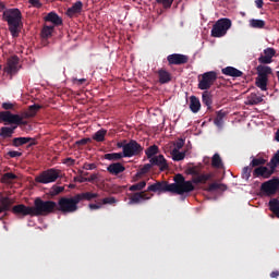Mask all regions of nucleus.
<instances>
[{
	"instance_id": "23",
	"label": "nucleus",
	"mask_w": 279,
	"mask_h": 279,
	"mask_svg": "<svg viewBox=\"0 0 279 279\" xmlns=\"http://www.w3.org/2000/svg\"><path fill=\"white\" fill-rule=\"evenodd\" d=\"M221 71H222V74L227 75L228 77H242L243 76V72H241V70H239L234 66H227V68H223Z\"/></svg>"
},
{
	"instance_id": "28",
	"label": "nucleus",
	"mask_w": 279,
	"mask_h": 279,
	"mask_svg": "<svg viewBox=\"0 0 279 279\" xmlns=\"http://www.w3.org/2000/svg\"><path fill=\"white\" fill-rule=\"evenodd\" d=\"M258 104H263V97L256 95L255 93H251L246 99V106H258Z\"/></svg>"
},
{
	"instance_id": "25",
	"label": "nucleus",
	"mask_w": 279,
	"mask_h": 279,
	"mask_svg": "<svg viewBox=\"0 0 279 279\" xmlns=\"http://www.w3.org/2000/svg\"><path fill=\"white\" fill-rule=\"evenodd\" d=\"M157 75L159 78V84H169V82H171V80H172V76L169 73V71H167L162 68L157 71Z\"/></svg>"
},
{
	"instance_id": "60",
	"label": "nucleus",
	"mask_w": 279,
	"mask_h": 279,
	"mask_svg": "<svg viewBox=\"0 0 279 279\" xmlns=\"http://www.w3.org/2000/svg\"><path fill=\"white\" fill-rule=\"evenodd\" d=\"M63 165H68V167H73V165H75V159L68 157L64 159Z\"/></svg>"
},
{
	"instance_id": "33",
	"label": "nucleus",
	"mask_w": 279,
	"mask_h": 279,
	"mask_svg": "<svg viewBox=\"0 0 279 279\" xmlns=\"http://www.w3.org/2000/svg\"><path fill=\"white\" fill-rule=\"evenodd\" d=\"M269 83V78H265L263 76H257L255 80V86L260 88L262 90H267V84Z\"/></svg>"
},
{
	"instance_id": "13",
	"label": "nucleus",
	"mask_w": 279,
	"mask_h": 279,
	"mask_svg": "<svg viewBox=\"0 0 279 279\" xmlns=\"http://www.w3.org/2000/svg\"><path fill=\"white\" fill-rule=\"evenodd\" d=\"M19 62H20V59L16 56L9 58L7 65L4 68L5 73H8L9 75H16L20 69Z\"/></svg>"
},
{
	"instance_id": "61",
	"label": "nucleus",
	"mask_w": 279,
	"mask_h": 279,
	"mask_svg": "<svg viewBox=\"0 0 279 279\" xmlns=\"http://www.w3.org/2000/svg\"><path fill=\"white\" fill-rule=\"evenodd\" d=\"M2 108H3V110H7V112H8V110L14 109V104H12V102H3L2 104Z\"/></svg>"
},
{
	"instance_id": "43",
	"label": "nucleus",
	"mask_w": 279,
	"mask_h": 279,
	"mask_svg": "<svg viewBox=\"0 0 279 279\" xmlns=\"http://www.w3.org/2000/svg\"><path fill=\"white\" fill-rule=\"evenodd\" d=\"M147 186V181H141L138 183H135L129 187V191L135 192V191H143Z\"/></svg>"
},
{
	"instance_id": "52",
	"label": "nucleus",
	"mask_w": 279,
	"mask_h": 279,
	"mask_svg": "<svg viewBox=\"0 0 279 279\" xmlns=\"http://www.w3.org/2000/svg\"><path fill=\"white\" fill-rule=\"evenodd\" d=\"M95 202H96L95 204L90 203L88 205L89 210H99L102 208L104 205L101 204V199H99L98 202L97 201Z\"/></svg>"
},
{
	"instance_id": "53",
	"label": "nucleus",
	"mask_w": 279,
	"mask_h": 279,
	"mask_svg": "<svg viewBox=\"0 0 279 279\" xmlns=\"http://www.w3.org/2000/svg\"><path fill=\"white\" fill-rule=\"evenodd\" d=\"M88 143H93V140H90V137H85L80 141H76L75 145L80 147V146L88 145Z\"/></svg>"
},
{
	"instance_id": "14",
	"label": "nucleus",
	"mask_w": 279,
	"mask_h": 279,
	"mask_svg": "<svg viewBox=\"0 0 279 279\" xmlns=\"http://www.w3.org/2000/svg\"><path fill=\"white\" fill-rule=\"evenodd\" d=\"M149 163L153 167H158L159 171H167L169 169V163L163 155L154 156L149 159Z\"/></svg>"
},
{
	"instance_id": "38",
	"label": "nucleus",
	"mask_w": 279,
	"mask_h": 279,
	"mask_svg": "<svg viewBox=\"0 0 279 279\" xmlns=\"http://www.w3.org/2000/svg\"><path fill=\"white\" fill-rule=\"evenodd\" d=\"M151 163L149 161V163H145L140 171L135 174L134 177V181L138 180V178H141V175H145V173H149V171H151Z\"/></svg>"
},
{
	"instance_id": "35",
	"label": "nucleus",
	"mask_w": 279,
	"mask_h": 279,
	"mask_svg": "<svg viewBox=\"0 0 279 279\" xmlns=\"http://www.w3.org/2000/svg\"><path fill=\"white\" fill-rule=\"evenodd\" d=\"M106 134H108V131L101 129L93 135V140L96 141V143H104L106 141Z\"/></svg>"
},
{
	"instance_id": "58",
	"label": "nucleus",
	"mask_w": 279,
	"mask_h": 279,
	"mask_svg": "<svg viewBox=\"0 0 279 279\" xmlns=\"http://www.w3.org/2000/svg\"><path fill=\"white\" fill-rule=\"evenodd\" d=\"M8 156H10V158H21V156H23V153L16 151V150H10L8 153Z\"/></svg>"
},
{
	"instance_id": "9",
	"label": "nucleus",
	"mask_w": 279,
	"mask_h": 279,
	"mask_svg": "<svg viewBox=\"0 0 279 279\" xmlns=\"http://www.w3.org/2000/svg\"><path fill=\"white\" fill-rule=\"evenodd\" d=\"M143 153V146L138 144L135 140H131L129 143L123 146V156L124 158H132L134 156H140Z\"/></svg>"
},
{
	"instance_id": "45",
	"label": "nucleus",
	"mask_w": 279,
	"mask_h": 279,
	"mask_svg": "<svg viewBox=\"0 0 279 279\" xmlns=\"http://www.w3.org/2000/svg\"><path fill=\"white\" fill-rule=\"evenodd\" d=\"M106 160H121V158H125L123 153H110L105 155Z\"/></svg>"
},
{
	"instance_id": "7",
	"label": "nucleus",
	"mask_w": 279,
	"mask_h": 279,
	"mask_svg": "<svg viewBox=\"0 0 279 279\" xmlns=\"http://www.w3.org/2000/svg\"><path fill=\"white\" fill-rule=\"evenodd\" d=\"M23 119H28L23 117L22 114H14L10 111H0V123H4V125H27V121Z\"/></svg>"
},
{
	"instance_id": "46",
	"label": "nucleus",
	"mask_w": 279,
	"mask_h": 279,
	"mask_svg": "<svg viewBox=\"0 0 279 279\" xmlns=\"http://www.w3.org/2000/svg\"><path fill=\"white\" fill-rule=\"evenodd\" d=\"M252 166H246L243 168L242 170V179L243 180H250V178H252Z\"/></svg>"
},
{
	"instance_id": "41",
	"label": "nucleus",
	"mask_w": 279,
	"mask_h": 279,
	"mask_svg": "<svg viewBox=\"0 0 279 279\" xmlns=\"http://www.w3.org/2000/svg\"><path fill=\"white\" fill-rule=\"evenodd\" d=\"M223 117H226V112H223V111L217 112V117L214 120V123H215V125H217V128L223 126Z\"/></svg>"
},
{
	"instance_id": "12",
	"label": "nucleus",
	"mask_w": 279,
	"mask_h": 279,
	"mask_svg": "<svg viewBox=\"0 0 279 279\" xmlns=\"http://www.w3.org/2000/svg\"><path fill=\"white\" fill-rule=\"evenodd\" d=\"M169 66H180L189 62V56L182 53H172L167 57Z\"/></svg>"
},
{
	"instance_id": "17",
	"label": "nucleus",
	"mask_w": 279,
	"mask_h": 279,
	"mask_svg": "<svg viewBox=\"0 0 279 279\" xmlns=\"http://www.w3.org/2000/svg\"><path fill=\"white\" fill-rule=\"evenodd\" d=\"M274 56H276V49H274V48H266L264 50V54H262L258 58L259 64H271Z\"/></svg>"
},
{
	"instance_id": "34",
	"label": "nucleus",
	"mask_w": 279,
	"mask_h": 279,
	"mask_svg": "<svg viewBox=\"0 0 279 279\" xmlns=\"http://www.w3.org/2000/svg\"><path fill=\"white\" fill-rule=\"evenodd\" d=\"M19 177L12 172H7L2 175L1 182L2 184H12L14 180H17Z\"/></svg>"
},
{
	"instance_id": "22",
	"label": "nucleus",
	"mask_w": 279,
	"mask_h": 279,
	"mask_svg": "<svg viewBox=\"0 0 279 279\" xmlns=\"http://www.w3.org/2000/svg\"><path fill=\"white\" fill-rule=\"evenodd\" d=\"M82 8H84V4L82 1H76L71 8L66 10V16L70 19H73L75 14H81L82 13Z\"/></svg>"
},
{
	"instance_id": "11",
	"label": "nucleus",
	"mask_w": 279,
	"mask_h": 279,
	"mask_svg": "<svg viewBox=\"0 0 279 279\" xmlns=\"http://www.w3.org/2000/svg\"><path fill=\"white\" fill-rule=\"evenodd\" d=\"M278 186H279V180L272 179L262 184V191L268 197H271V195H276V193H278Z\"/></svg>"
},
{
	"instance_id": "62",
	"label": "nucleus",
	"mask_w": 279,
	"mask_h": 279,
	"mask_svg": "<svg viewBox=\"0 0 279 279\" xmlns=\"http://www.w3.org/2000/svg\"><path fill=\"white\" fill-rule=\"evenodd\" d=\"M189 173L190 175H199V170L197 169V167H192L189 169Z\"/></svg>"
},
{
	"instance_id": "24",
	"label": "nucleus",
	"mask_w": 279,
	"mask_h": 279,
	"mask_svg": "<svg viewBox=\"0 0 279 279\" xmlns=\"http://www.w3.org/2000/svg\"><path fill=\"white\" fill-rule=\"evenodd\" d=\"M43 108V106L40 105H32L28 107V109L24 112H22L24 119H32L34 118L36 114H38V110H40Z\"/></svg>"
},
{
	"instance_id": "2",
	"label": "nucleus",
	"mask_w": 279,
	"mask_h": 279,
	"mask_svg": "<svg viewBox=\"0 0 279 279\" xmlns=\"http://www.w3.org/2000/svg\"><path fill=\"white\" fill-rule=\"evenodd\" d=\"M2 20L5 21L12 38H19L21 27H23V13L19 9H7L2 14Z\"/></svg>"
},
{
	"instance_id": "47",
	"label": "nucleus",
	"mask_w": 279,
	"mask_h": 279,
	"mask_svg": "<svg viewBox=\"0 0 279 279\" xmlns=\"http://www.w3.org/2000/svg\"><path fill=\"white\" fill-rule=\"evenodd\" d=\"M279 165V151L275 154V156L270 159V162L268 163V167L276 171V167Z\"/></svg>"
},
{
	"instance_id": "6",
	"label": "nucleus",
	"mask_w": 279,
	"mask_h": 279,
	"mask_svg": "<svg viewBox=\"0 0 279 279\" xmlns=\"http://www.w3.org/2000/svg\"><path fill=\"white\" fill-rule=\"evenodd\" d=\"M232 27V20L228 17H222L218 20L211 28V37L213 38H223L226 34H228V29Z\"/></svg>"
},
{
	"instance_id": "10",
	"label": "nucleus",
	"mask_w": 279,
	"mask_h": 279,
	"mask_svg": "<svg viewBox=\"0 0 279 279\" xmlns=\"http://www.w3.org/2000/svg\"><path fill=\"white\" fill-rule=\"evenodd\" d=\"M11 213L13 215H16V217H34V207L33 206H26L23 204L11 206Z\"/></svg>"
},
{
	"instance_id": "18",
	"label": "nucleus",
	"mask_w": 279,
	"mask_h": 279,
	"mask_svg": "<svg viewBox=\"0 0 279 279\" xmlns=\"http://www.w3.org/2000/svg\"><path fill=\"white\" fill-rule=\"evenodd\" d=\"M27 143H29L28 147H34V145H36V141L32 137H14L12 140L13 147H21L27 145Z\"/></svg>"
},
{
	"instance_id": "26",
	"label": "nucleus",
	"mask_w": 279,
	"mask_h": 279,
	"mask_svg": "<svg viewBox=\"0 0 279 279\" xmlns=\"http://www.w3.org/2000/svg\"><path fill=\"white\" fill-rule=\"evenodd\" d=\"M257 71V76L258 77H264V78H269V75H271V73H274V71L271 70V68L269 65H258L256 68Z\"/></svg>"
},
{
	"instance_id": "36",
	"label": "nucleus",
	"mask_w": 279,
	"mask_h": 279,
	"mask_svg": "<svg viewBox=\"0 0 279 279\" xmlns=\"http://www.w3.org/2000/svg\"><path fill=\"white\" fill-rule=\"evenodd\" d=\"M227 189L228 186L223 183H210L206 191H208V193H213L214 191H226Z\"/></svg>"
},
{
	"instance_id": "3",
	"label": "nucleus",
	"mask_w": 279,
	"mask_h": 279,
	"mask_svg": "<svg viewBox=\"0 0 279 279\" xmlns=\"http://www.w3.org/2000/svg\"><path fill=\"white\" fill-rule=\"evenodd\" d=\"M58 208V204L53 201H43V198L37 197L34 201L33 206V216L34 217H45L47 215H51L53 210Z\"/></svg>"
},
{
	"instance_id": "39",
	"label": "nucleus",
	"mask_w": 279,
	"mask_h": 279,
	"mask_svg": "<svg viewBox=\"0 0 279 279\" xmlns=\"http://www.w3.org/2000/svg\"><path fill=\"white\" fill-rule=\"evenodd\" d=\"M12 136H14V133L10 126H2L0 129V138H12Z\"/></svg>"
},
{
	"instance_id": "40",
	"label": "nucleus",
	"mask_w": 279,
	"mask_h": 279,
	"mask_svg": "<svg viewBox=\"0 0 279 279\" xmlns=\"http://www.w3.org/2000/svg\"><path fill=\"white\" fill-rule=\"evenodd\" d=\"M250 26L254 29H263L265 27V21L252 19L250 20Z\"/></svg>"
},
{
	"instance_id": "48",
	"label": "nucleus",
	"mask_w": 279,
	"mask_h": 279,
	"mask_svg": "<svg viewBox=\"0 0 279 279\" xmlns=\"http://www.w3.org/2000/svg\"><path fill=\"white\" fill-rule=\"evenodd\" d=\"M64 191V186H58V185H53L51 189H50V195L52 197H56V195H60V193H63Z\"/></svg>"
},
{
	"instance_id": "30",
	"label": "nucleus",
	"mask_w": 279,
	"mask_h": 279,
	"mask_svg": "<svg viewBox=\"0 0 279 279\" xmlns=\"http://www.w3.org/2000/svg\"><path fill=\"white\" fill-rule=\"evenodd\" d=\"M269 210L279 219V201L278 198H272L268 203Z\"/></svg>"
},
{
	"instance_id": "44",
	"label": "nucleus",
	"mask_w": 279,
	"mask_h": 279,
	"mask_svg": "<svg viewBox=\"0 0 279 279\" xmlns=\"http://www.w3.org/2000/svg\"><path fill=\"white\" fill-rule=\"evenodd\" d=\"M267 160H265V158H253L250 166L252 167V169H254V167H263V165H266Z\"/></svg>"
},
{
	"instance_id": "8",
	"label": "nucleus",
	"mask_w": 279,
	"mask_h": 279,
	"mask_svg": "<svg viewBox=\"0 0 279 279\" xmlns=\"http://www.w3.org/2000/svg\"><path fill=\"white\" fill-rule=\"evenodd\" d=\"M217 82V72L209 71L198 75V90H210L213 84Z\"/></svg>"
},
{
	"instance_id": "5",
	"label": "nucleus",
	"mask_w": 279,
	"mask_h": 279,
	"mask_svg": "<svg viewBox=\"0 0 279 279\" xmlns=\"http://www.w3.org/2000/svg\"><path fill=\"white\" fill-rule=\"evenodd\" d=\"M60 178H62V170L50 168L37 175L35 182H37V184H51L60 180Z\"/></svg>"
},
{
	"instance_id": "50",
	"label": "nucleus",
	"mask_w": 279,
	"mask_h": 279,
	"mask_svg": "<svg viewBox=\"0 0 279 279\" xmlns=\"http://www.w3.org/2000/svg\"><path fill=\"white\" fill-rule=\"evenodd\" d=\"M156 2L160 3L163 10H169L173 5V0H156Z\"/></svg>"
},
{
	"instance_id": "37",
	"label": "nucleus",
	"mask_w": 279,
	"mask_h": 279,
	"mask_svg": "<svg viewBox=\"0 0 279 279\" xmlns=\"http://www.w3.org/2000/svg\"><path fill=\"white\" fill-rule=\"evenodd\" d=\"M171 156H172V160H174V162H180V160H184V158H186V153L180 151L178 149H172Z\"/></svg>"
},
{
	"instance_id": "31",
	"label": "nucleus",
	"mask_w": 279,
	"mask_h": 279,
	"mask_svg": "<svg viewBox=\"0 0 279 279\" xmlns=\"http://www.w3.org/2000/svg\"><path fill=\"white\" fill-rule=\"evenodd\" d=\"M202 101L204 106H207L208 110H210V107L213 106V94L208 90H204L202 95Z\"/></svg>"
},
{
	"instance_id": "63",
	"label": "nucleus",
	"mask_w": 279,
	"mask_h": 279,
	"mask_svg": "<svg viewBox=\"0 0 279 279\" xmlns=\"http://www.w3.org/2000/svg\"><path fill=\"white\" fill-rule=\"evenodd\" d=\"M255 5L258 8V10H260L263 5H265V2L263 0H255Z\"/></svg>"
},
{
	"instance_id": "55",
	"label": "nucleus",
	"mask_w": 279,
	"mask_h": 279,
	"mask_svg": "<svg viewBox=\"0 0 279 279\" xmlns=\"http://www.w3.org/2000/svg\"><path fill=\"white\" fill-rule=\"evenodd\" d=\"M254 178H263V166H259L253 171Z\"/></svg>"
},
{
	"instance_id": "32",
	"label": "nucleus",
	"mask_w": 279,
	"mask_h": 279,
	"mask_svg": "<svg viewBox=\"0 0 279 279\" xmlns=\"http://www.w3.org/2000/svg\"><path fill=\"white\" fill-rule=\"evenodd\" d=\"M211 167H214V169H223V160H221V156L218 153L211 158Z\"/></svg>"
},
{
	"instance_id": "42",
	"label": "nucleus",
	"mask_w": 279,
	"mask_h": 279,
	"mask_svg": "<svg viewBox=\"0 0 279 279\" xmlns=\"http://www.w3.org/2000/svg\"><path fill=\"white\" fill-rule=\"evenodd\" d=\"M158 151H159L158 146L153 145L145 150V154H146L147 158H149L151 160V158H154V156H156V154H158Z\"/></svg>"
},
{
	"instance_id": "51",
	"label": "nucleus",
	"mask_w": 279,
	"mask_h": 279,
	"mask_svg": "<svg viewBox=\"0 0 279 279\" xmlns=\"http://www.w3.org/2000/svg\"><path fill=\"white\" fill-rule=\"evenodd\" d=\"M198 178L201 180V184H206V182H208V180H213V173L198 174Z\"/></svg>"
},
{
	"instance_id": "4",
	"label": "nucleus",
	"mask_w": 279,
	"mask_h": 279,
	"mask_svg": "<svg viewBox=\"0 0 279 279\" xmlns=\"http://www.w3.org/2000/svg\"><path fill=\"white\" fill-rule=\"evenodd\" d=\"M77 204H80L77 195H74L72 197L63 196L59 198L56 209L63 215H71L73 213H77V210L80 209Z\"/></svg>"
},
{
	"instance_id": "21",
	"label": "nucleus",
	"mask_w": 279,
	"mask_h": 279,
	"mask_svg": "<svg viewBox=\"0 0 279 279\" xmlns=\"http://www.w3.org/2000/svg\"><path fill=\"white\" fill-rule=\"evenodd\" d=\"M46 23H52L53 27L62 25V17L56 12H50L45 16Z\"/></svg>"
},
{
	"instance_id": "57",
	"label": "nucleus",
	"mask_w": 279,
	"mask_h": 279,
	"mask_svg": "<svg viewBox=\"0 0 279 279\" xmlns=\"http://www.w3.org/2000/svg\"><path fill=\"white\" fill-rule=\"evenodd\" d=\"M28 3H29L33 8H37V9L43 8V2H40V0H28Z\"/></svg>"
},
{
	"instance_id": "64",
	"label": "nucleus",
	"mask_w": 279,
	"mask_h": 279,
	"mask_svg": "<svg viewBox=\"0 0 279 279\" xmlns=\"http://www.w3.org/2000/svg\"><path fill=\"white\" fill-rule=\"evenodd\" d=\"M95 180H97V174H90V175L87 178V182H95Z\"/></svg>"
},
{
	"instance_id": "49",
	"label": "nucleus",
	"mask_w": 279,
	"mask_h": 279,
	"mask_svg": "<svg viewBox=\"0 0 279 279\" xmlns=\"http://www.w3.org/2000/svg\"><path fill=\"white\" fill-rule=\"evenodd\" d=\"M100 203L102 204V206L109 204L110 206L117 204V198L114 196H110V197H105L102 199H100Z\"/></svg>"
},
{
	"instance_id": "15",
	"label": "nucleus",
	"mask_w": 279,
	"mask_h": 279,
	"mask_svg": "<svg viewBox=\"0 0 279 279\" xmlns=\"http://www.w3.org/2000/svg\"><path fill=\"white\" fill-rule=\"evenodd\" d=\"M151 197H154V194H151V195L146 194L145 191L136 192V193H134V194L130 197L129 204H130V205H132V204H141V202H145V201H147V199H151Z\"/></svg>"
},
{
	"instance_id": "56",
	"label": "nucleus",
	"mask_w": 279,
	"mask_h": 279,
	"mask_svg": "<svg viewBox=\"0 0 279 279\" xmlns=\"http://www.w3.org/2000/svg\"><path fill=\"white\" fill-rule=\"evenodd\" d=\"M182 147H184V140L179 138L175 143H174V148L177 149V151H180V149H182Z\"/></svg>"
},
{
	"instance_id": "20",
	"label": "nucleus",
	"mask_w": 279,
	"mask_h": 279,
	"mask_svg": "<svg viewBox=\"0 0 279 279\" xmlns=\"http://www.w3.org/2000/svg\"><path fill=\"white\" fill-rule=\"evenodd\" d=\"M107 171L111 175H119L120 173H123V171H125V166H123V163L121 162H113L107 167Z\"/></svg>"
},
{
	"instance_id": "27",
	"label": "nucleus",
	"mask_w": 279,
	"mask_h": 279,
	"mask_svg": "<svg viewBox=\"0 0 279 279\" xmlns=\"http://www.w3.org/2000/svg\"><path fill=\"white\" fill-rule=\"evenodd\" d=\"M190 110L194 112V114H197V112L202 110V102L197 96L190 97Z\"/></svg>"
},
{
	"instance_id": "16",
	"label": "nucleus",
	"mask_w": 279,
	"mask_h": 279,
	"mask_svg": "<svg viewBox=\"0 0 279 279\" xmlns=\"http://www.w3.org/2000/svg\"><path fill=\"white\" fill-rule=\"evenodd\" d=\"M12 206H14V198L8 196L0 197V215H3V213H10V210H12Z\"/></svg>"
},
{
	"instance_id": "59",
	"label": "nucleus",
	"mask_w": 279,
	"mask_h": 279,
	"mask_svg": "<svg viewBox=\"0 0 279 279\" xmlns=\"http://www.w3.org/2000/svg\"><path fill=\"white\" fill-rule=\"evenodd\" d=\"M83 169H85V171H93V169H97V165H95V163H84Z\"/></svg>"
},
{
	"instance_id": "1",
	"label": "nucleus",
	"mask_w": 279,
	"mask_h": 279,
	"mask_svg": "<svg viewBox=\"0 0 279 279\" xmlns=\"http://www.w3.org/2000/svg\"><path fill=\"white\" fill-rule=\"evenodd\" d=\"M173 180L174 183H168L167 181H157L156 183L150 184L147 187V191L151 193H158V195H161V193L184 195V193H192V191H195V185H193V181H186V179H184V175L179 173L174 177Z\"/></svg>"
},
{
	"instance_id": "29",
	"label": "nucleus",
	"mask_w": 279,
	"mask_h": 279,
	"mask_svg": "<svg viewBox=\"0 0 279 279\" xmlns=\"http://www.w3.org/2000/svg\"><path fill=\"white\" fill-rule=\"evenodd\" d=\"M54 29L56 27L53 25L45 24L40 33L41 38L45 40H47V38H51V36H53Z\"/></svg>"
},
{
	"instance_id": "19",
	"label": "nucleus",
	"mask_w": 279,
	"mask_h": 279,
	"mask_svg": "<svg viewBox=\"0 0 279 279\" xmlns=\"http://www.w3.org/2000/svg\"><path fill=\"white\" fill-rule=\"evenodd\" d=\"M76 198L80 202H93V199H98L99 198V193L95 192H82L76 194Z\"/></svg>"
},
{
	"instance_id": "54",
	"label": "nucleus",
	"mask_w": 279,
	"mask_h": 279,
	"mask_svg": "<svg viewBox=\"0 0 279 279\" xmlns=\"http://www.w3.org/2000/svg\"><path fill=\"white\" fill-rule=\"evenodd\" d=\"M274 173V169H269L267 167H263V177L262 178H271V174Z\"/></svg>"
}]
</instances>
